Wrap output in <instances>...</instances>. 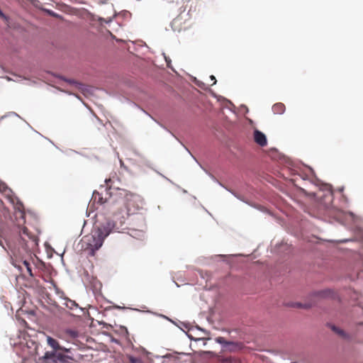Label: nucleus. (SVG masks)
<instances>
[{
  "instance_id": "obj_1",
  "label": "nucleus",
  "mask_w": 363,
  "mask_h": 363,
  "mask_svg": "<svg viewBox=\"0 0 363 363\" xmlns=\"http://www.w3.org/2000/svg\"><path fill=\"white\" fill-rule=\"evenodd\" d=\"M14 216L18 233L17 251L19 254L30 252L38 246V238L30 232L26 226H22L26 223L24 211H16Z\"/></svg>"
},
{
  "instance_id": "obj_2",
  "label": "nucleus",
  "mask_w": 363,
  "mask_h": 363,
  "mask_svg": "<svg viewBox=\"0 0 363 363\" xmlns=\"http://www.w3.org/2000/svg\"><path fill=\"white\" fill-rule=\"evenodd\" d=\"M110 230L105 226L94 228L91 234L86 236L88 245L92 250L99 249L104 239L109 235Z\"/></svg>"
},
{
  "instance_id": "obj_3",
  "label": "nucleus",
  "mask_w": 363,
  "mask_h": 363,
  "mask_svg": "<svg viewBox=\"0 0 363 363\" xmlns=\"http://www.w3.org/2000/svg\"><path fill=\"white\" fill-rule=\"evenodd\" d=\"M125 205L128 214L133 215L143 208L144 200L138 194L128 193L125 196Z\"/></svg>"
},
{
  "instance_id": "obj_4",
  "label": "nucleus",
  "mask_w": 363,
  "mask_h": 363,
  "mask_svg": "<svg viewBox=\"0 0 363 363\" xmlns=\"http://www.w3.org/2000/svg\"><path fill=\"white\" fill-rule=\"evenodd\" d=\"M215 341L222 345L223 352H237L244 348V345L240 342L227 341L223 337H217Z\"/></svg>"
},
{
  "instance_id": "obj_5",
  "label": "nucleus",
  "mask_w": 363,
  "mask_h": 363,
  "mask_svg": "<svg viewBox=\"0 0 363 363\" xmlns=\"http://www.w3.org/2000/svg\"><path fill=\"white\" fill-rule=\"evenodd\" d=\"M128 363H150L149 353L145 350L138 354L127 356Z\"/></svg>"
},
{
  "instance_id": "obj_6",
  "label": "nucleus",
  "mask_w": 363,
  "mask_h": 363,
  "mask_svg": "<svg viewBox=\"0 0 363 363\" xmlns=\"http://www.w3.org/2000/svg\"><path fill=\"white\" fill-rule=\"evenodd\" d=\"M171 26L174 31L178 32L185 30L187 28L183 18L180 16H178L172 21Z\"/></svg>"
},
{
  "instance_id": "obj_7",
  "label": "nucleus",
  "mask_w": 363,
  "mask_h": 363,
  "mask_svg": "<svg viewBox=\"0 0 363 363\" xmlns=\"http://www.w3.org/2000/svg\"><path fill=\"white\" fill-rule=\"evenodd\" d=\"M79 336V333L76 330L66 329L62 331L59 335L60 338L65 339L67 341H70L77 338Z\"/></svg>"
},
{
  "instance_id": "obj_8",
  "label": "nucleus",
  "mask_w": 363,
  "mask_h": 363,
  "mask_svg": "<svg viewBox=\"0 0 363 363\" xmlns=\"http://www.w3.org/2000/svg\"><path fill=\"white\" fill-rule=\"evenodd\" d=\"M254 140L259 145L264 147L267 145V141L265 135L259 130H255Z\"/></svg>"
},
{
  "instance_id": "obj_9",
  "label": "nucleus",
  "mask_w": 363,
  "mask_h": 363,
  "mask_svg": "<svg viewBox=\"0 0 363 363\" xmlns=\"http://www.w3.org/2000/svg\"><path fill=\"white\" fill-rule=\"evenodd\" d=\"M285 110V105L282 103H277L272 106V111L274 114H282Z\"/></svg>"
},
{
  "instance_id": "obj_10",
  "label": "nucleus",
  "mask_w": 363,
  "mask_h": 363,
  "mask_svg": "<svg viewBox=\"0 0 363 363\" xmlns=\"http://www.w3.org/2000/svg\"><path fill=\"white\" fill-rule=\"evenodd\" d=\"M92 199L94 203H97L99 204H103L107 202V199H104L101 194L96 191H94L92 195Z\"/></svg>"
},
{
  "instance_id": "obj_11",
  "label": "nucleus",
  "mask_w": 363,
  "mask_h": 363,
  "mask_svg": "<svg viewBox=\"0 0 363 363\" xmlns=\"http://www.w3.org/2000/svg\"><path fill=\"white\" fill-rule=\"evenodd\" d=\"M47 341H48V344L51 347H52L55 351L58 350H64V349L60 346L58 342L56 340H55L54 338H52L51 337H48Z\"/></svg>"
},
{
  "instance_id": "obj_12",
  "label": "nucleus",
  "mask_w": 363,
  "mask_h": 363,
  "mask_svg": "<svg viewBox=\"0 0 363 363\" xmlns=\"http://www.w3.org/2000/svg\"><path fill=\"white\" fill-rule=\"evenodd\" d=\"M330 328L332 329L333 331H334L335 333H337L340 336H341L344 338L348 337V335L345 333V331L343 330L340 329L335 325H330Z\"/></svg>"
},
{
  "instance_id": "obj_13",
  "label": "nucleus",
  "mask_w": 363,
  "mask_h": 363,
  "mask_svg": "<svg viewBox=\"0 0 363 363\" xmlns=\"http://www.w3.org/2000/svg\"><path fill=\"white\" fill-rule=\"evenodd\" d=\"M330 328L332 329L333 331H334L335 333H337L340 336H341L344 338L348 337V335L345 333V331L343 330L340 329L335 325H330Z\"/></svg>"
},
{
  "instance_id": "obj_14",
  "label": "nucleus",
  "mask_w": 363,
  "mask_h": 363,
  "mask_svg": "<svg viewBox=\"0 0 363 363\" xmlns=\"http://www.w3.org/2000/svg\"><path fill=\"white\" fill-rule=\"evenodd\" d=\"M330 294H331V291L327 289V290L320 291L317 292V296H318L320 297H327Z\"/></svg>"
},
{
  "instance_id": "obj_15",
  "label": "nucleus",
  "mask_w": 363,
  "mask_h": 363,
  "mask_svg": "<svg viewBox=\"0 0 363 363\" xmlns=\"http://www.w3.org/2000/svg\"><path fill=\"white\" fill-rule=\"evenodd\" d=\"M23 265L26 267L29 275L33 277V275L32 274V269L30 263L28 261H24Z\"/></svg>"
},
{
  "instance_id": "obj_16",
  "label": "nucleus",
  "mask_w": 363,
  "mask_h": 363,
  "mask_svg": "<svg viewBox=\"0 0 363 363\" xmlns=\"http://www.w3.org/2000/svg\"><path fill=\"white\" fill-rule=\"evenodd\" d=\"M105 182H106V190L107 189H111L112 188H114L113 186V181H112V179L111 178L106 179Z\"/></svg>"
},
{
  "instance_id": "obj_17",
  "label": "nucleus",
  "mask_w": 363,
  "mask_h": 363,
  "mask_svg": "<svg viewBox=\"0 0 363 363\" xmlns=\"http://www.w3.org/2000/svg\"><path fill=\"white\" fill-rule=\"evenodd\" d=\"M218 360L222 363H228L231 362V358L230 357H219Z\"/></svg>"
},
{
  "instance_id": "obj_18",
  "label": "nucleus",
  "mask_w": 363,
  "mask_h": 363,
  "mask_svg": "<svg viewBox=\"0 0 363 363\" xmlns=\"http://www.w3.org/2000/svg\"><path fill=\"white\" fill-rule=\"evenodd\" d=\"M44 357H45V359H52V358H55V352H50H50H46V353L45 354Z\"/></svg>"
},
{
  "instance_id": "obj_19",
  "label": "nucleus",
  "mask_w": 363,
  "mask_h": 363,
  "mask_svg": "<svg viewBox=\"0 0 363 363\" xmlns=\"http://www.w3.org/2000/svg\"><path fill=\"white\" fill-rule=\"evenodd\" d=\"M296 306H297L298 307H300V308H301V307H303V308H309V307H311V304H305V305L303 306V304H301V303H296Z\"/></svg>"
},
{
  "instance_id": "obj_20",
  "label": "nucleus",
  "mask_w": 363,
  "mask_h": 363,
  "mask_svg": "<svg viewBox=\"0 0 363 363\" xmlns=\"http://www.w3.org/2000/svg\"><path fill=\"white\" fill-rule=\"evenodd\" d=\"M211 79L212 81H213V84H215L216 83V77L213 75H211Z\"/></svg>"
},
{
  "instance_id": "obj_21",
  "label": "nucleus",
  "mask_w": 363,
  "mask_h": 363,
  "mask_svg": "<svg viewBox=\"0 0 363 363\" xmlns=\"http://www.w3.org/2000/svg\"><path fill=\"white\" fill-rule=\"evenodd\" d=\"M106 1V0H99V1L101 2V3H105Z\"/></svg>"
}]
</instances>
